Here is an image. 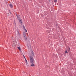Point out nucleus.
Here are the masks:
<instances>
[{"instance_id": "9d476101", "label": "nucleus", "mask_w": 76, "mask_h": 76, "mask_svg": "<svg viewBox=\"0 0 76 76\" xmlns=\"http://www.w3.org/2000/svg\"><path fill=\"white\" fill-rule=\"evenodd\" d=\"M31 53L32 54L34 55V52H33V51H32V50L31 51Z\"/></svg>"}, {"instance_id": "4468645a", "label": "nucleus", "mask_w": 76, "mask_h": 76, "mask_svg": "<svg viewBox=\"0 0 76 76\" xmlns=\"http://www.w3.org/2000/svg\"><path fill=\"white\" fill-rule=\"evenodd\" d=\"M25 31H26V32H27V30H26V29H25Z\"/></svg>"}, {"instance_id": "f8f14e48", "label": "nucleus", "mask_w": 76, "mask_h": 76, "mask_svg": "<svg viewBox=\"0 0 76 76\" xmlns=\"http://www.w3.org/2000/svg\"><path fill=\"white\" fill-rule=\"evenodd\" d=\"M18 49L19 50H20V47H18Z\"/></svg>"}, {"instance_id": "dca6fc26", "label": "nucleus", "mask_w": 76, "mask_h": 76, "mask_svg": "<svg viewBox=\"0 0 76 76\" xmlns=\"http://www.w3.org/2000/svg\"><path fill=\"white\" fill-rule=\"evenodd\" d=\"M23 56H24V57L25 58V56L24 55H23Z\"/></svg>"}, {"instance_id": "ddd939ff", "label": "nucleus", "mask_w": 76, "mask_h": 76, "mask_svg": "<svg viewBox=\"0 0 76 76\" xmlns=\"http://www.w3.org/2000/svg\"><path fill=\"white\" fill-rule=\"evenodd\" d=\"M67 50H66V51H65V53H67Z\"/></svg>"}, {"instance_id": "f03ea898", "label": "nucleus", "mask_w": 76, "mask_h": 76, "mask_svg": "<svg viewBox=\"0 0 76 76\" xmlns=\"http://www.w3.org/2000/svg\"><path fill=\"white\" fill-rule=\"evenodd\" d=\"M23 36L25 39H26V33L25 32L23 33Z\"/></svg>"}, {"instance_id": "f3484780", "label": "nucleus", "mask_w": 76, "mask_h": 76, "mask_svg": "<svg viewBox=\"0 0 76 76\" xmlns=\"http://www.w3.org/2000/svg\"><path fill=\"white\" fill-rule=\"evenodd\" d=\"M24 58H25V60H26V58H25V57Z\"/></svg>"}, {"instance_id": "20e7f679", "label": "nucleus", "mask_w": 76, "mask_h": 76, "mask_svg": "<svg viewBox=\"0 0 76 76\" xmlns=\"http://www.w3.org/2000/svg\"><path fill=\"white\" fill-rule=\"evenodd\" d=\"M17 33H18V36H19V37H20V33H19V31H17Z\"/></svg>"}, {"instance_id": "6e6552de", "label": "nucleus", "mask_w": 76, "mask_h": 76, "mask_svg": "<svg viewBox=\"0 0 76 76\" xmlns=\"http://www.w3.org/2000/svg\"><path fill=\"white\" fill-rule=\"evenodd\" d=\"M31 66L32 67H34V66H35V65L34 64H32L31 65Z\"/></svg>"}, {"instance_id": "9b49d317", "label": "nucleus", "mask_w": 76, "mask_h": 76, "mask_svg": "<svg viewBox=\"0 0 76 76\" xmlns=\"http://www.w3.org/2000/svg\"><path fill=\"white\" fill-rule=\"evenodd\" d=\"M23 26V29L25 30V26Z\"/></svg>"}, {"instance_id": "f257e3e1", "label": "nucleus", "mask_w": 76, "mask_h": 76, "mask_svg": "<svg viewBox=\"0 0 76 76\" xmlns=\"http://www.w3.org/2000/svg\"><path fill=\"white\" fill-rule=\"evenodd\" d=\"M30 60L31 64H34V58H33L31 56H30Z\"/></svg>"}, {"instance_id": "423d86ee", "label": "nucleus", "mask_w": 76, "mask_h": 76, "mask_svg": "<svg viewBox=\"0 0 76 76\" xmlns=\"http://www.w3.org/2000/svg\"><path fill=\"white\" fill-rule=\"evenodd\" d=\"M10 7L12 8L13 7V5L11 4H10Z\"/></svg>"}, {"instance_id": "39448f33", "label": "nucleus", "mask_w": 76, "mask_h": 76, "mask_svg": "<svg viewBox=\"0 0 76 76\" xmlns=\"http://www.w3.org/2000/svg\"><path fill=\"white\" fill-rule=\"evenodd\" d=\"M16 16H17L18 20H19V18H20V15H19L18 16V15H17V14H16Z\"/></svg>"}, {"instance_id": "2eb2a0df", "label": "nucleus", "mask_w": 76, "mask_h": 76, "mask_svg": "<svg viewBox=\"0 0 76 76\" xmlns=\"http://www.w3.org/2000/svg\"><path fill=\"white\" fill-rule=\"evenodd\" d=\"M27 67H29V65H28V64H27Z\"/></svg>"}, {"instance_id": "7ed1b4c3", "label": "nucleus", "mask_w": 76, "mask_h": 76, "mask_svg": "<svg viewBox=\"0 0 76 76\" xmlns=\"http://www.w3.org/2000/svg\"><path fill=\"white\" fill-rule=\"evenodd\" d=\"M19 22L20 23L21 25H22V19H19Z\"/></svg>"}, {"instance_id": "0eeeda50", "label": "nucleus", "mask_w": 76, "mask_h": 76, "mask_svg": "<svg viewBox=\"0 0 76 76\" xmlns=\"http://www.w3.org/2000/svg\"><path fill=\"white\" fill-rule=\"evenodd\" d=\"M25 61H26V65H27L28 62H27V60H26V59Z\"/></svg>"}, {"instance_id": "1a4fd4ad", "label": "nucleus", "mask_w": 76, "mask_h": 76, "mask_svg": "<svg viewBox=\"0 0 76 76\" xmlns=\"http://www.w3.org/2000/svg\"><path fill=\"white\" fill-rule=\"evenodd\" d=\"M54 2L55 3H56L57 2V0H54Z\"/></svg>"}]
</instances>
